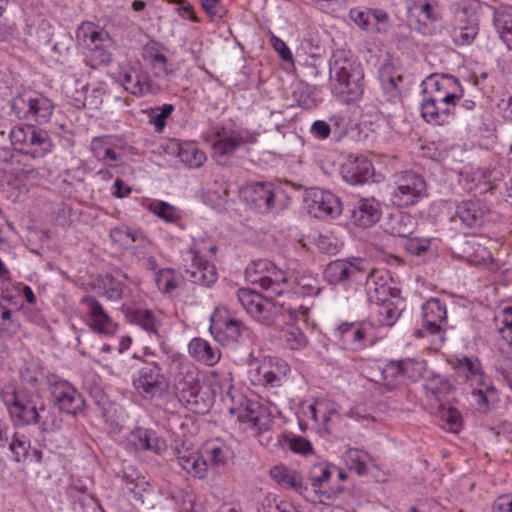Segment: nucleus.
Segmentation results:
<instances>
[{
  "label": "nucleus",
  "instance_id": "864d4df0",
  "mask_svg": "<svg viewBox=\"0 0 512 512\" xmlns=\"http://www.w3.org/2000/svg\"><path fill=\"white\" fill-rule=\"evenodd\" d=\"M382 377L386 385L394 388L405 382L402 361H391L382 369Z\"/></svg>",
  "mask_w": 512,
  "mask_h": 512
},
{
  "label": "nucleus",
  "instance_id": "c03bdc74",
  "mask_svg": "<svg viewBox=\"0 0 512 512\" xmlns=\"http://www.w3.org/2000/svg\"><path fill=\"white\" fill-rule=\"evenodd\" d=\"M154 283L162 294L170 295L183 284V276L172 268H161L153 274Z\"/></svg>",
  "mask_w": 512,
  "mask_h": 512
},
{
  "label": "nucleus",
  "instance_id": "7ed1b4c3",
  "mask_svg": "<svg viewBox=\"0 0 512 512\" xmlns=\"http://www.w3.org/2000/svg\"><path fill=\"white\" fill-rule=\"evenodd\" d=\"M332 93L343 103L359 101L365 89L361 62L350 50L336 49L329 61Z\"/></svg>",
  "mask_w": 512,
  "mask_h": 512
},
{
  "label": "nucleus",
  "instance_id": "c85d7f7f",
  "mask_svg": "<svg viewBox=\"0 0 512 512\" xmlns=\"http://www.w3.org/2000/svg\"><path fill=\"white\" fill-rule=\"evenodd\" d=\"M364 263L359 258L331 261L323 272L324 278L331 285L348 283L349 281L356 280L358 275L364 271Z\"/></svg>",
  "mask_w": 512,
  "mask_h": 512
},
{
  "label": "nucleus",
  "instance_id": "338daca9",
  "mask_svg": "<svg viewBox=\"0 0 512 512\" xmlns=\"http://www.w3.org/2000/svg\"><path fill=\"white\" fill-rule=\"evenodd\" d=\"M495 322L503 338L509 337L512 340V306L504 307L501 313L495 316Z\"/></svg>",
  "mask_w": 512,
  "mask_h": 512
},
{
  "label": "nucleus",
  "instance_id": "1a4fd4ad",
  "mask_svg": "<svg viewBox=\"0 0 512 512\" xmlns=\"http://www.w3.org/2000/svg\"><path fill=\"white\" fill-rule=\"evenodd\" d=\"M9 138L16 150L34 159L43 158L54 149L48 132L33 125L13 126Z\"/></svg>",
  "mask_w": 512,
  "mask_h": 512
},
{
  "label": "nucleus",
  "instance_id": "2f4dec72",
  "mask_svg": "<svg viewBox=\"0 0 512 512\" xmlns=\"http://www.w3.org/2000/svg\"><path fill=\"white\" fill-rule=\"evenodd\" d=\"M370 330V325L365 322L342 323L336 329L335 337L345 349L359 351L365 348Z\"/></svg>",
  "mask_w": 512,
  "mask_h": 512
},
{
  "label": "nucleus",
  "instance_id": "de8ad7c7",
  "mask_svg": "<svg viewBox=\"0 0 512 512\" xmlns=\"http://www.w3.org/2000/svg\"><path fill=\"white\" fill-rule=\"evenodd\" d=\"M177 156L189 168H199L207 160L206 153L193 142L181 143L178 147Z\"/></svg>",
  "mask_w": 512,
  "mask_h": 512
},
{
  "label": "nucleus",
  "instance_id": "f03ea898",
  "mask_svg": "<svg viewBox=\"0 0 512 512\" xmlns=\"http://www.w3.org/2000/svg\"><path fill=\"white\" fill-rule=\"evenodd\" d=\"M421 116L429 124L443 126L451 122L464 89L451 74H431L422 81Z\"/></svg>",
  "mask_w": 512,
  "mask_h": 512
},
{
  "label": "nucleus",
  "instance_id": "37998d69",
  "mask_svg": "<svg viewBox=\"0 0 512 512\" xmlns=\"http://www.w3.org/2000/svg\"><path fill=\"white\" fill-rule=\"evenodd\" d=\"M331 477V469L327 464L318 463L311 467L309 471V479L315 492L320 493L327 499L333 498L337 492H341L342 488H337L335 491L325 488Z\"/></svg>",
  "mask_w": 512,
  "mask_h": 512
},
{
  "label": "nucleus",
  "instance_id": "a878e982",
  "mask_svg": "<svg viewBox=\"0 0 512 512\" xmlns=\"http://www.w3.org/2000/svg\"><path fill=\"white\" fill-rule=\"evenodd\" d=\"M133 280L119 267L112 268L97 278L99 294L109 301H120L128 295V286Z\"/></svg>",
  "mask_w": 512,
  "mask_h": 512
},
{
  "label": "nucleus",
  "instance_id": "e2e57ef3",
  "mask_svg": "<svg viewBox=\"0 0 512 512\" xmlns=\"http://www.w3.org/2000/svg\"><path fill=\"white\" fill-rule=\"evenodd\" d=\"M139 235L140 234L138 232L127 226L115 227L110 231L111 240L123 247H127L131 243L137 241Z\"/></svg>",
  "mask_w": 512,
  "mask_h": 512
},
{
  "label": "nucleus",
  "instance_id": "3c124183",
  "mask_svg": "<svg viewBox=\"0 0 512 512\" xmlns=\"http://www.w3.org/2000/svg\"><path fill=\"white\" fill-rule=\"evenodd\" d=\"M424 389L427 396L433 397L436 401H441L451 392L452 385L444 376L432 375L426 380Z\"/></svg>",
  "mask_w": 512,
  "mask_h": 512
},
{
  "label": "nucleus",
  "instance_id": "bb28decb",
  "mask_svg": "<svg viewBox=\"0 0 512 512\" xmlns=\"http://www.w3.org/2000/svg\"><path fill=\"white\" fill-rule=\"evenodd\" d=\"M490 212V207L485 201L467 199L456 205L454 217L459 220L463 227L478 229L488 222Z\"/></svg>",
  "mask_w": 512,
  "mask_h": 512
},
{
  "label": "nucleus",
  "instance_id": "20e7f679",
  "mask_svg": "<svg viewBox=\"0 0 512 512\" xmlns=\"http://www.w3.org/2000/svg\"><path fill=\"white\" fill-rule=\"evenodd\" d=\"M167 364V372L173 380L179 400L197 414L209 411L211 401L201 395L200 371L187 356L172 353Z\"/></svg>",
  "mask_w": 512,
  "mask_h": 512
},
{
  "label": "nucleus",
  "instance_id": "dca6fc26",
  "mask_svg": "<svg viewBox=\"0 0 512 512\" xmlns=\"http://www.w3.org/2000/svg\"><path fill=\"white\" fill-rule=\"evenodd\" d=\"M131 148L119 135H101L92 138L90 151L93 157L107 167H118L124 163L126 151Z\"/></svg>",
  "mask_w": 512,
  "mask_h": 512
},
{
  "label": "nucleus",
  "instance_id": "b1692460",
  "mask_svg": "<svg viewBox=\"0 0 512 512\" xmlns=\"http://www.w3.org/2000/svg\"><path fill=\"white\" fill-rule=\"evenodd\" d=\"M305 202L309 214L316 218H335L342 212L340 200L333 193L320 188L309 190Z\"/></svg>",
  "mask_w": 512,
  "mask_h": 512
},
{
  "label": "nucleus",
  "instance_id": "bf43d9fd",
  "mask_svg": "<svg viewBox=\"0 0 512 512\" xmlns=\"http://www.w3.org/2000/svg\"><path fill=\"white\" fill-rule=\"evenodd\" d=\"M281 343L290 350H298L305 346L306 337L300 329L290 326L283 330L280 336Z\"/></svg>",
  "mask_w": 512,
  "mask_h": 512
},
{
  "label": "nucleus",
  "instance_id": "6e6552de",
  "mask_svg": "<svg viewBox=\"0 0 512 512\" xmlns=\"http://www.w3.org/2000/svg\"><path fill=\"white\" fill-rule=\"evenodd\" d=\"M447 323L446 304L430 298L422 305L421 327L414 331V336L426 339L431 349L438 351L446 340Z\"/></svg>",
  "mask_w": 512,
  "mask_h": 512
},
{
  "label": "nucleus",
  "instance_id": "052dcab7",
  "mask_svg": "<svg viewBox=\"0 0 512 512\" xmlns=\"http://www.w3.org/2000/svg\"><path fill=\"white\" fill-rule=\"evenodd\" d=\"M20 330V322L13 312L0 303V331L13 336Z\"/></svg>",
  "mask_w": 512,
  "mask_h": 512
},
{
  "label": "nucleus",
  "instance_id": "a18cd8bd",
  "mask_svg": "<svg viewBox=\"0 0 512 512\" xmlns=\"http://www.w3.org/2000/svg\"><path fill=\"white\" fill-rule=\"evenodd\" d=\"M378 77L382 89L387 94V100L393 101L399 95V83L402 77L394 70L391 64H384L379 68Z\"/></svg>",
  "mask_w": 512,
  "mask_h": 512
},
{
  "label": "nucleus",
  "instance_id": "0e129e2a",
  "mask_svg": "<svg viewBox=\"0 0 512 512\" xmlns=\"http://www.w3.org/2000/svg\"><path fill=\"white\" fill-rule=\"evenodd\" d=\"M283 445L294 453L306 455L312 452V445L307 439L297 435L284 436Z\"/></svg>",
  "mask_w": 512,
  "mask_h": 512
},
{
  "label": "nucleus",
  "instance_id": "aec40b11",
  "mask_svg": "<svg viewBox=\"0 0 512 512\" xmlns=\"http://www.w3.org/2000/svg\"><path fill=\"white\" fill-rule=\"evenodd\" d=\"M210 243L201 241L194 243L190 248L192 262L185 271L189 281L209 287L217 280V271L215 265L206 259L208 255V246Z\"/></svg>",
  "mask_w": 512,
  "mask_h": 512
},
{
  "label": "nucleus",
  "instance_id": "9d476101",
  "mask_svg": "<svg viewBox=\"0 0 512 512\" xmlns=\"http://www.w3.org/2000/svg\"><path fill=\"white\" fill-rule=\"evenodd\" d=\"M11 110L19 119L45 124L51 119L54 105L41 93L25 91L13 97Z\"/></svg>",
  "mask_w": 512,
  "mask_h": 512
},
{
  "label": "nucleus",
  "instance_id": "7c9ffc66",
  "mask_svg": "<svg viewBox=\"0 0 512 512\" xmlns=\"http://www.w3.org/2000/svg\"><path fill=\"white\" fill-rule=\"evenodd\" d=\"M126 445L134 451L161 454L166 450L165 439L152 429L138 427L133 429L126 437Z\"/></svg>",
  "mask_w": 512,
  "mask_h": 512
},
{
  "label": "nucleus",
  "instance_id": "c9c22d12",
  "mask_svg": "<svg viewBox=\"0 0 512 512\" xmlns=\"http://www.w3.org/2000/svg\"><path fill=\"white\" fill-rule=\"evenodd\" d=\"M345 182L351 185L364 184L374 176L372 163L363 156L348 158L341 167Z\"/></svg>",
  "mask_w": 512,
  "mask_h": 512
},
{
  "label": "nucleus",
  "instance_id": "a19ab883",
  "mask_svg": "<svg viewBox=\"0 0 512 512\" xmlns=\"http://www.w3.org/2000/svg\"><path fill=\"white\" fill-rule=\"evenodd\" d=\"M143 59L149 63L155 77L167 78L175 73L174 65L168 62L156 43L144 47Z\"/></svg>",
  "mask_w": 512,
  "mask_h": 512
},
{
  "label": "nucleus",
  "instance_id": "72a5a7b5",
  "mask_svg": "<svg viewBox=\"0 0 512 512\" xmlns=\"http://www.w3.org/2000/svg\"><path fill=\"white\" fill-rule=\"evenodd\" d=\"M176 461L187 474L195 478L203 479L207 476L208 463L202 449L199 451L183 444L176 448Z\"/></svg>",
  "mask_w": 512,
  "mask_h": 512
},
{
  "label": "nucleus",
  "instance_id": "39448f33",
  "mask_svg": "<svg viewBox=\"0 0 512 512\" xmlns=\"http://www.w3.org/2000/svg\"><path fill=\"white\" fill-rule=\"evenodd\" d=\"M264 297L259 293L241 288L237 291V299L246 312L257 322L270 326L280 312H287L293 320H305L308 309L304 305H292L286 301H272L271 292ZM275 296H273L274 298Z\"/></svg>",
  "mask_w": 512,
  "mask_h": 512
},
{
  "label": "nucleus",
  "instance_id": "4468645a",
  "mask_svg": "<svg viewBox=\"0 0 512 512\" xmlns=\"http://www.w3.org/2000/svg\"><path fill=\"white\" fill-rule=\"evenodd\" d=\"M230 413L236 416L244 432L254 435L268 431L273 424L268 408L255 400L243 399L238 407L230 408Z\"/></svg>",
  "mask_w": 512,
  "mask_h": 512
},
{
  "label": "nucleus",
  "instance_id": "393cba45",
  "mask_svg": "<svg viewBox=\"0 0 512 512\" xmlns=\"http://www.w3.org/2000/svg\"><path fill=\"white\" fill-rule=\"evenodd\" d=\"M479 31L478 18L474 11L457 8L451 22V37L458 46L469 45Z\"/></svg>",
  "mask_w": 512,
  "mask_h": 512
},
{
  "label": "nucleus",
  "instance_id": "4be33fe9",
  "mask_svg": "<svg viewBox=\"0 0 512 512\" xmlns=\"http://www.w3.org/2000/svg\"><path fill=\"white\" fill-rule=\"evenodd\" d=\"M80 304L84 307L86 324L97 334L111 336L117 331V323L94 296H84Z\"/></svg>",
  "mask_w": 512,
  "mask_h": 512
},
{
  "label": "nucleus",
  "instance_id": "4c0bfd02",
  "mask_svg": "<svg viewBox=\"0 0 512 512\" xmlns=\"http://www.w3.org/2000/svg\"><path fill=\"white\" fill-rule=\"evenodd\" d=\"M270 477L283 489L304 495L307 486L303 476L296 470L284 465H276L270 469Z\"/></svg>",
  "mask_w": 512,
  "mask_h": 512
},
{
  "label": "nucleus",
  "instance_id": "cd10ccee",
  "mask_svg": "<svg viewBox=\"0 0 512 512\" xmlns=\"http://www.w3.org/2000/svg\"><path fill=\"white\" fill-rule=\"evenodd\" d=\"M392 279L387 270L373 269L366 279V292L370 303L393 301L400 290L391 286Z\"/></svg>",
  "mask_w": 512,
  "mask_h": 512
},
{
  "label": "nucleus",
  "instance_id": "13d9d810",
  "mask_svg": "<svg viewBox=\"0 0 512 512\" xmlns=\"http://www.w3.org/2000/svg\"><path fill=\"white\" fill-rule=\"evenodd\" d=\"M402 366L405 380L415 382L423 377L427 364L423 359L407 358L402 359Z\"/></svg>",
  "mask_w": 512,
  "mask_h": 512
},
{
  "label": "nucleus",
  "instance_id": "4d7b16f0",
  "mask_svg": "<svg viewBox=\"0 0 512 512\" xmlns=\"http://www.w3.org/2000/svg\"><path fill=\"white\" fill-rule=\"evenodd\" d=\"M12 458L16 462L24 461L29 453L30 440L25 435L14 433L8 443Z\"/></svg>",
  "mask_w": 512,
  "mask_h": 512
},
{
  "label": "nucleus",
  "instance_id": "49530a36",
  "mask_svg": "<svg viewBox=\"0 0 512 512\" xmlns=\"http://www.w3.org/2000/svg\"><path fill=\"white\" fill-rule=\"evenodd\" d=\"M343 460L349 470L355 471L359 476L366 475L371 463L370 455L361 449L349 448L343 454Z\"/></svg>",
  "mask_w": 512,
  "mask_h": 512
},
{
  "label": "nucleus",
  "instance_id": "f704fd0d",
  "mask_svg": "<svg viewBox=\"0 0 512 512\" xmlns=\"http://www.w3.org/2000/svg\"><path fill=\"white\" fill-rule=\"evenodd\" d=\"M350 221L362 228L373 226L381 216L379 204L374 199H360L346 208Z\"/></svg>",
  "mask_w": 512,
  "mask_h": 512
},
{
  "label": "nucleus",
  "instance_id": "e433bc0d",
  "mask_svg": "<svg viewBox=\"0 0 512 512\" xmlns=\"http://www.w3.org/2000/svg\"><path fill=\"white\" fill-rule=\"evenodd\" d=\"M303 413L316 425L322 426L328 432L332 420L339 416V406L330 399L318 398Z\"/></svg>",
  "mask_w": 512,
  "mask_h": 512
},
{
  "label": "nucleus",
  "instance_id": "6ab92c4d",
  "mask_svg": "<svg viewBox=\"0 0 512 512\" xmlns=\"http://www.w3.org/2000/svg\"><path fill=\"white\" fill-rule=\"evenodd\" d=\"M290 372L286 361L279 358L265 359L260 364H251L248 378L255 386L276 388L282 385L283 380Z\"/></svg>",
  "mask_w": 512,
  "mask_h": 512
},
{
  "label": "nucleus",
  "instance_id": "a211bd4d",
  "mask_svg": "<svg viewBox=\"0 0 512 512\" xmlns=\"http://www.w3.org/2000/svg\"><path fill=\"white\" fill-rule=\"evenodd\" d=\"M280 188L272 182L255 181L243 185L240 189L241 199L252 209L260 213H269L275 208Z\"/></svg>",
  "mask_w": 512,
  "mask_h": 512
},
{
  "label": "nucleus",
  "instance_id": "f8f14e48",
  "mask_svg": "<svg viewBox=\"0 0 512 512\" xmlns=\"http://www.w3.org/2000/svg\"><path fill=\"white\" fill-rule=\"evenodd\" d=\"M47 384L50 400L61 412L76 416L84 411L85 400L69 381L51 375L47 378Z\"/></svg>",
  "mask_w": 512,
  "mask_h": 512
},
{
  "label": "nucleus",
  "instance_id": "2eb2a0df",
  "mask_svg": "<svg viewBox=\"0 0 512 512\" xmlns=\"http://www.w3.org/2000/svg\"><path fill=\"white\" fill-rule=\"evenodd\" d=\"M256 140V136L248 130L223 127L215 133L212 157L218 164L226 165L240 146L253 144Z\"/></svg>",
  "mask_w": 512,
  "mask_h": 512
},
{
  "label": "nucleus",
  "instance_id": "6e6d98bb",
  "mask_svg": "<svg viewBox=\"0 0 512 512\" xmlns=\"http://www.w3.org/2000/svg\"><path fill=\"white\" fill-rule=\"evenodd\" d=\"M258 512H295L291 503L280 499L276 494L268 493L261 501Z\"/></svg>",
  "mask_w": 512,
  "mask_h": 512
},
{
  "label": "nucleus",
  "instance_id": "412c9836",
  "mask_svg": "<svg viewBox=\"0 0 512 512\" xmlns=\"http://www.w3.org/2000/svg\"><path fill=\"white\" fill-rule=\"evenodd\" d=\"M143 363L144 366L138 369L137 377L132 380L133 387L145 399L161 396L166 387V378L160 365L147 360Z\"/></svg>",
  "mask_w": 512,
  "mask_h": 512
},
{
  "label": "nucleus",
  "instance_id": "9b49d317",
  "mask_svg": "<svg viewBox=\"0 0 512 512\" xmlns=\"http://www.w3.org/2000/svg\"><path fill=\"white\" fill-rule=\"evenodd\" d=\"M407 26L418 33L431 36L440 29L441 13L434 0H407Z\"/></svg>",
  "mask_w": 512,
  "mask_h": 512
},
{
  "label": "nucleus",
  "instance_id": "603ef678",
  "mask_svg": "<svg viewBox=\"0 0 512 512\" xmlns=\"http://www.w3.org/2000/svg\"><path fill=\"white\" fill-rule=\"evenodd\" d=\"M32 425H37L42 433L58 431L62 426V420L52 410L49 409L44 402L41 409H39V416Z\"/></svg>",
  "mask_w": 512,
  "mask_h": 512
},
{
  "label": "nucleus",
  "instance_id": "69168bd1",
  "mask_svg": "<svg viewBox=\"0 0 512 512\" xmlns=\"http://www.w3.org/2000/svg\"><path fill=\"white\" fill-rule=\"evenodd\" d=\"M43 378V372L35 366H25L20 370L21 382L30 386V390H38Z\"/></svg>",
  "mask_w": 512,
  "mask_h": 512
},
{
  "label": "nucleus",
  "instance_id": "79ce46f5",
  "mask_svg": "<svg viewBox=\"0 0 512 512\" xmlns=\"http://www.w3.org/2000/svg\"><path fill=\"white\" fill-rule=\"evenodd\" d=\"M203 457L206 458L208 467H220L225 465L233 456L231 448L220 440H211L202 446Z\"/></svg>",
  "mask_w": 512,
  "mask_h": 512
},
{
  "label": "nucleus",
  "instance_id": "8fccbe9b",
  "mask_svg": "<svg viewBox=\"0 0 512 512\" xmlns=\"http://www.w3.org/2000/svg\"><path fill=\"white\" fill-rule=\"evenodd\" d=\"M415 227L416 221L410 214L400 213L391 218L388 230L393 236L409 238Z\"/></svg>",
  "mask_w": 512,
  "mask_h": 512
},
{
  "label": "nucleus",
  "instance_id": "423d86ee",
  "mask_svg": "<svg viewBox=\"0 0 512 512\" xmlns=\"http://www.w3.org/2000/svg\"><path fill=\"white\" fill-rule=\"evenodd\" d=\"M0 398L7 407L12 420L18 426L32 425L39 416L44 399L38 390L17 388L14 384H5L0 391Z\"/></svg>",
  "mask_w": 512,
  "mask_h": 512
},
{
  "label": "nucleus",
  "instance_id": "774afa93",
  "mask_svg": "<svg viewBox=\"0 0 512 512\" xmlns=\"http://www.w3.org/2000/svg\"><path fill=\"white\" fill-rule=\"evenodd\" d=\"M432 239L430 238H409L406 242V250L415 256H423L431 250Z\"/></svg>",
  "mask_w": 512,
  "mask_h": 512
},
{
  "label": "nucleus",
  "instance_id": "0eeeda50",
  "mask_svg": "<svg viewBox=\"0 0 512 512\" xmlns=\"http://www.w3.org/2000/svg\"><path fill=\"white\" fill-rule=\"evenodd\" d=\"M78 44L92 67L108 66L113 60L114 41L109 34L94 23L83 22L76 30Z\"/></svg>",
  "mask_w": 512,
  "mask_h": 512
},
{
  "label": "nucleus",
  "instance_id": "ea45409f",
  "mask_svg": "<svg viewBox=\"0 0 512 512\" xmlns=\"http://www.w3.org/2000/svg\"><path fill=\"white\" fill-rule=\"evenodd\" d=\"M400 316V311L393 301L370 303V323L368 325L377 327H391Z\"/></svg>",
  "mask_w": 512,
  "mask_h": 512
},
{
  "label": "nucleus",
  "instance_id": "58836bf2",
  "mask_svg": "<svg viewBox=\"0 0 512 512\" xmlns=\"http://www.w3.org/2000/svg\"><path fill=\"white\" fill-rule=\"evenodd\" d=\"M188 352L196 361L212 367L221 359V350L218 346L212 345L209 341L195 337L188 344Z\"/></svg>",
  "mask_w": 512,
  "mask_h": 512
},
{
  "label": "nucleus",
  "instance_id": "473e14b6",
  "mask_svg": "<svg viewBox=\"0 0 512 512\" xmlns=\"http://www.w3.org/2000/svg\"><path fill=\"white\" fill-rule=\"evenodd\" d=\"M117 81L134 96H144L153 92L149 74L140 68H122L117 74Z\"/></svg>",
  "mask_w": 512,
  "mask_h": 512
},
{
  "label": "nucleus",
  "instance_id": "5fc2aeb1",
  "mask_svg": "<svg viewBox=\"0 0 512 512\" xmlns=\"http://www.w3.org/2000/svg\"><path fill=\"white\" fill-rule=\"evenodd\" d=\"M148 208L150 212L168 223H176L181 218L179 210L164 201H153Z\"/></svg>",
  "mask_w": 512,
  "mask_h": 512
},
{
  "label": "nucleus",
  "instance_id": "5701e85b",
  "mask_svg": "<svg viewBox=\"0 0 512 512\" xmlns=\"http://www.w3.org/2000/svg\"><path fill=\"white\" fill-rule=\"evenodd\" d=\"M126 316L129 322L139 326L149 336L154 337L160 348L164 352H168L166 332L163 329L162 317L159 312L145 308H127Z\"/></svg>",
  "mask_w": 512,
  "mask_h": 512
},
{
  "label": "nucleus",
  "instance_id": "f257e3e1",
  "mask_svg": "<svg viewBox=\"0 0 512 512\" xmlns=\"http://www.w3.org/2000/svg\"><path fill=\"white\" fill-rule=\"evenodd\" d=\"M245 277L251 284L259 285L265 291L271 292V297H287L292 305L298 303L300 296H314L321 291L318 279L300 277L296 282L288 273L278 268L267 259L253 261L245 270Z\"/></svg>",
  "mask_w": 512,
  "mask_h": 512
},
{
  "label": "nucleus",
  "instance_id": "f3484780",
  "mask_svg": "<svg viewBox=\"0 0 512 512\" xmlns=\"http://www.w3.org/2000/svg\"><path fill=\"white\" fill-rule=\"evenodd\" d=\"M392 202L395 206L404 208L416 205L427 196V185L424 178L414 172L401 173L395 182Z\"/></svg>",
  "mask_w": 512,
  "mask_h": 512
},
{
  "label": "nucleus",
  "instance_id": "680f3d73",
  "mask_svg": "<svg viewBox=\"0 0 512 512\" xmlns=\"http://www.w3.org/2000/svg\"><path fill=\"white\" fill-rule=\"evenodd\" d=\"M472 388V397L478 409L487 412L489 410V397L496 392L491 379H488L487 386H473Z\"/></svg>",
  "mask_w": 512,
  "mask_h": 512
},
{
  "label": "nucleus",
  "instance_id": "c756f323",
  "mask_svg": "<svg viewBox=\"0 0 512 512\" xmlns=\"http://www.w3.org/2000/svg\"><path fill=\"white\" fill-rule=\"evenodd\" d=\"M452 367L455 374L470 387L487 386L490 377L484 372L482 363L477 356H458L452 362Z\"/></svg>",
  "mask_w": 512,
  "mask_h": 512
},
{
  "label": "nucleus",
  "instance_id": "ddd939ff",
  "mask_svg": "<svg viewBox=\"0 0 512 512\" xmlns=\"http://www.w3.org/2000/svg\"><path fill=\"white\" fill-rule=\"evenodd\" d=\"M246 331L247 327L236 318L234 312L227 306L215 308L210 317L209 332L223 346L238 342Z\"/></svg>",
  "mask_w": 512,
  "mask_h": 512
},
{
  "label": "nucleus",
  "instance_id": "09e8293b",
  "mask_svg": "<svg viewBox=\"0 0 512 512\" xmlns=\"http://www.w3.org/2000/svg\"><path fill=\"white\" fill-rule=\"evenodd\" d=\"M494 23L500 38L512 50V6L495 12Z\"/></svg>",
  "mask_w": 512,
  "mask_h": 512
}]
</instances>
